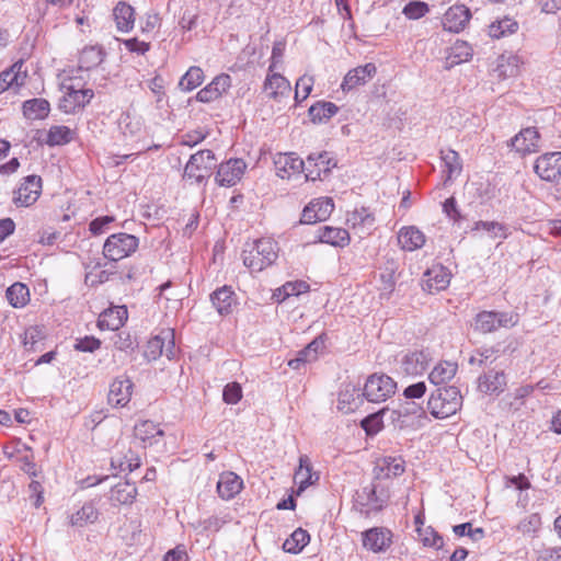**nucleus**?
<instances>
[{"mask_svg": "<svg viewBox=\"0 0 561 561\" xmlns=\"http://www.w3.org/2000/svg\"><path fill=\"white\" fill-rule=\"evenodd\" d=\"M277 256V243L270 238L259 239L251 244H247L242 252L243 264L251 272H261L271 266Z\"/></svg>", "mask_w": 561, "mask_h": 561, "instance_id": "f257e3e1", "label": "nucleus"}, {"mask_svg": "<svg viewBox=\"0 0 561 561\" xmlns=\"http://www.w3.org/2000/svg\"><path fill=\"white\" fill-rule=\"evenodd\" d=\"M462 397L456 387L438 388L427 402V409L436 419L454 415L461 407Z\"/></svg>", "mask_w": 561, "mask_h": 561, "instance_id": "f03ea898", "label": "nucleus"}, {"mask_svg": "<svg viewBox=\"0 0 561 561\" xmlns=\"http://www.w3.org/2000/svg\"><path fill=\"white\" fill-rule=\"evenodd\" d=\"M382 414H389L390 422L398 428H419L426 419L424 409L415 403L405 401L398 409H382Z\"/></svg>", "mask_w": 561, "mask_h": 561, "instance_id": "7ed1b4c3", "label": "nucleus"}, {"mask_svg": "<svg viewBox=\"0 0 561 561\" xmlns=\"http://www.w3.org/2000/svg\"><path fill=\"white\" fill-rule=\"evenodd\" d=\"M138 238L125 232L111 234L104 242L103 254L110 260L117 262L131 255L138 249Z\"/></svg>", "mask_w": 561, "mask_h": 561, "instance_id": "20e7f679", "label": "nucleus"}, {"mask_svg": "<svg viewBox=\"0 0 561 561\" xmlns=\"http://www.w3.org/2000/svg\"><path fill=\"white\" fill-rule=\"evenodd\" d=\"M216 165V159L210 150H201L191 156L184 169V178L203 182L211 173Z\"/></svg>", "mask_w": 561, "mask_h": 561, "instance_id": "39448f33", "label": "nucleus"}, {"mask_svg": "<svg viewBox=\"0 0 561 561\" xmlns=\"http://www.w3.org/2000/svg\"><path fill=\"white\" fill-rule=\"evenodd\" d=\"M397 389L396 381L385 374L369 376L364 386V397L370 402H382L390 398Z\"/></svg>", "mask_w": 561, "mask_h": 561, "instance_id": "423d86ee", "label": "nucleus"}, {"mask_svg": "<svg viewBox=\"0 0 561 561\" xmlns=\"http://www.w3.org/2000/svg\"><path fill=\"white\" fill-rule=\"evenodd\" d=\"M534 172L543 181H559L561 179V151L539 156L535 161Z\"/></svg>", "mask_w": 561, "mask_h": 561, "instance_id": "0eeeda50", "label": "nucleus"}, {"mask_svg": "<svg viewBox=\"0 0 561 561\" xmlns=\"http://www.w3.org/2000/svg\"><path fill=\"white\" fill-rule=\"evenodd\" d=\"M304 162L305 178L310 181L322 180L332 168L336 167V162L333 161L327 151L311 153Z\"/></svg>", "mask_w": 561, "mask_h": 561, "instance_id": "6e6552de", "label": "nucleus"}, {"mask_svg": "<svg viewBox=\"0 0 561 561\" xmlns=\"http://www.w3.org/2000/svg\"><path fill=\"white\" fill-rule=\"evenodd\" d=\"M471 19L469 8L463 4L450 7L442 18L443 28L450 33H460L466 28Z\"/></svg>", "mask_w": 561, "mask_h": 561, "instance_id": "1a4fd4ad", "label": "nucleus"}, {"mask_svg": "<svg viewBox=\"0 0 561 561\" xmlns=\"http://www.w3.org/2000/svg\"><path fill=\"white\" fill-rule=\"evenodd\" d=\"M523 65L524 60L519 55L505 51L496 58L493 72L500 80L515 78L520 73Z\"/></svg>", "mask_w": 561, "mask_h": 561, "instance_id": "9d476101", "label": "nucleus"}, {"mask_svg": "<svg viewBox=\"0 0 561 561\" xmlns=\"http://www.w3.org/2000/svg\"><path fill=\"white\" fill-rule=\"evenodd\" d=\"M247 164L242 159H230L219 164L216 181L220 186H233L242 178Z\"/></svg>", "mask_w": 561, "mask_h": 561, "instance_id": "9b49d317", "label": "nucleus"}, {"mask_svg": "<svg viewBox=\"0 0 561 561\" xmlns=\"http://www.w3.org/2000/svg\"><path fill=\"white\" fill-rule=\"evenodd\" d=\"M290 90V83L284 76L275 70L267 72L263 84V92L267 99L282 102L289 96Z\"/></svg>", "mask_w": 561, "mask_h": 561, "instance_id": "f8f14e48", "label": "nucleus"}, {"mask_svg": "<svg viewBox=\"0 0 561 561\" xmlns=\"http://www.w3.org/2000/svg\"><path fill=\"white\" fill-rule=\"evenodd\" d=\"M450 282V273L440 264L433 265L423 274V289L430 294H435L448 287Z\"/></svg>", "mask_w": 561, "mask_h": 561, "instance_id": "ddd939ff", "label": "nucleus"}, {"mask_svg": "<svg viewBox=\"0 0 561 561\" xmlns=\"http://www.w3.org/2000/svg\"><path fill=\"white\" fill-rule=\"evenodd\" d=\"M334 209L333 201L329 197H321L310 202L304 209L300 221L302 224H314L330 217Z\"/></svg>", "mask_w": 561, "mask_h": 561, "instance_id": "4468645a", "label": "nucleus"}, {"mask_svg": "<svg viewBox=\"0 0 561 561\" xmlns=\"http://www.w3.org/2000/svg\"><path fill=\"white\" fill-rule=\"evenodd\" d=\"M41 192L42 179L37 175H28L15 192L14 203L19 206H30L37 201Z\"/></svg>", "mask_w": 561, "mask_h": 561, "instance_id": "2eb2a0df", "label": "nucleus"}, {"mask_svg": "<svg viewBox=\"0 0 561 561\" xmlns=\"http://www.w3.org/2000/svg\"><path fill=\"white\" fill-rule=\"evenodd\" d=\"M346 224L360 239L369 236L374 230L375 217L365 207L356 208L347 215Z\"/></svg>", "mask_w": 561, "mask_h": 561, "instance_id": "dca6fc26", "label": "nucleus"}, {"mask_svg": "<svg viewBox=\"0 0 561 561\" xmlns=\"http://www.w3.org/2000/svg\"><path fill=\"white\" fill-rule=\"evenodd\" d=\"M134 383L128 377H118L110 385L108 403L115 408H124L131 398Z\"/></svg>", "mask_w": 561, "mask_h": 561, "instance_id": "f3484780", "label": "nucleus"}, {"mask_svg": "<svg viewBox=\"0 0 561 561\" xmlns=\"http://www.w3.org/2000/svg\"><path fill=\"white\" fill-rule=\"evenodd\" d=\"M513 325V316L497 313L493 311L480 312L474 321V329L481 333H490L501 327Z\"/></svg>", "mask_w": 561, "mask_h": 561, "instance_id": "a211bd4d", "label": "nucleus"}, {"mask_svg": "<svg viewBox=\"0 0 561 561\" xmlns=\"http://www.w3.org/2000/svg\"><path fill=\"white\" fill-rule=\"evenodd\" d=\"M470 232L476 238H482L485 234L491 240H505L510 236L508 227L495 220H478L471 227Z\"/></svg>", "mask_w": 561, "mask_h": 561, "instance_id": "6ab92c4d", "label": "nucleus"}, {"mask_svg": "<svg viewBox=\"0 0 561 561\" xmlns=\"http://www.w3.org/2000/svg\"><path fill=\"white\" fill-rule=\"evenodd\" d=\"M93 98L91 89H75L69 87L66 94L60 101L59 107L65 113H75L76 111L84 107Z\"/></svg>", "mask_w": 561, "mask_h": 561, "instance_id": "aec40b11", "label": "nucleus"}, {"mask_svg": "<svg viewBox=\"0 0 561 561\" xmlns=\"http://www.w3.org/2000/svg\"><path fill=\"white\" fill-rule=\"evenodd\" d=\"M377 72L375 64L368 62L350 70L341 84L343 91H351L359 85L367 83Z\"/></svg>", "mask_w": 561, "mask_h": 561, "instance_id": "412c9836", "label": "nucleus"}, {"mask_svg": "<svg viewBox=\"0 0 561 561\" xmlns=\"http://www.w3.org/2000/svg\"><path fill=\"white\" fill-rule=\"evenodd\" d=\"M540 135L534 127L520 130L511 141V146L520 154L537 152L540 148Z\"/></svg>", "mask_w": 561, "mask_h": 561, "instance_id": "4be33fe9", "label": "nucleus"}, {"mask_svg": "<svg viewBox=\"0 0 561 561\" xmlns=\"http://www.w3.org/2000/svg\"><path fill=\"white\" fill-rule=\"evenodd\" d=\"M276 174L280 179L290 180L305 172V162L295 153L279 154L275 160Z\"/></svg>", "mask_w": 561, "mask_h": 561, "instance_id": "5701e85b", "label": "nucleus"}, {"mask_svg": "<svg viewBox=\"0 0 561 561\" xmlns=\"http://www.w3.org/2000/svg\"><path fill=\"white\" fill-rule=\"evenodd\" d=\"M392 541V534L383 527H375L363 534V545L373 552L388 549Z\"/></svg>", "mask_w": 561, "mask_h": 561, "instance_id": "b1692460", "label": "nucleus"}, {"mask_svg": "<svg viewBox=\"0 0 561 561\" xmlns=\"http://www.w3.org/2000/svg\"><path fill=\"white\" fill-rule=\"evenodd\" d=\"M364 391L354 385L346 383L343 386L337 398L339 411L347 414L357 410L364 402Z\"/></svg>", "mask_w": 561, "mask_h": 561, "instance_id": "393cba45", "label": "nucleus"}, {"mask_svg": "<svg viewBox=\"0 0 561 561\" xmlns=\"http://www.w3.org/2000/svg\"><path fill=\"white\" fill-rule=\"evenodd\" d=\"M319 480V474L312 471V466L307 455L299 457V467L295 471L294 482L298 486L297 495H300L308 486L314 484Z\"/></svg>", "mask_w": 561, "mask_h": 561, "instance_id": "a878e982", "label": "nucleus"}, {"mask_svg": "<svg viewBox=\"0 0 561 561\" xmlns=\"http://www.w3.org/2000/svg\"><path fill=\"white\" fill-rule=\"evenodd\" d=\"M231 87V77L221 73L214 78V80L197 93L199 102H211L220 98Z\"/></svg>", "mask_w": 561, "mask_h": 561, "instance_id": "bb28decb", "label": "nucleus"}, {"mask_svg": "<svg viewBox=\"0 0 561 561\" xmlns=\"http://www.w3.org/2000/svg\"><path fill=\"white\" fill-rule=\"evenodd\" d=\"M405 470V461L401 457H382L377 460L375 474L377 479H389L401 476Z\"/></svg>", "mask_w": 561, "mask_h": 561, "instance_id": "cd10ccee", "label": "nucleus"}, {"mask_svg": "<svg viewBox=\"0 0 561 561\" xmlns=\"http://www.w3.org/2000/svg\"><path fill=\"white\" fill-rule=\"evenodd\" d=\"M128 313L125 306H116L103 311L98 320L101 330L116 331L122 328L127 320Z\"/></svg>", "mask_w": 561, "mask_h": 561, "instance_id": "c85d7f7f", "label": "nucleus"}, {"mask_svg": "<svg viewBox=\"0 0 561 561\" xmlns=\"http://www.w3.org/2000/svg\"><path fill=\"white\" fill-rule=\"evenodd\" d=\"M473 49L471 45L465 41L457 39L447 50L445 57V68L451 69L453 67L467 62L472 58Z\"/></svg>", "mask_w": 561, "mask_h": 561, "instance_id": "c756f323", "label": "nucleus"}, {"mask_svg": "<svg viewBox=\"0 0 561 561\" xmlns=\"http://www.w3.org/2000/svg\"><path fill=\"white\" fill-rule=\"evenodd\" d=\"M243 488L242 479L232 471L222 472L217 482V492L224 500L234 497Z\"/></svg>", "mask_w": 561, "mask_h": 561, "instance_id": "7c9ffc66", "label": "nucleus"}, {"mask_svg": "<svg viewBox=\"0 0 561 561\" xmlns=\"http://www.w3.org/2000/svg\"><path fill=\"white\" fill-rule=\"evenodd\" d=\"M213 306L219 314L226 316L232 312V308L237 304V297L231 287L222 286L210 295Z\"/></svg>", "mask_w": 561, "mask_h": 561, "instance_id": "2f4dec72", "label": "nucleus"}, {"mask_svg": "<svg viewBox=\"0 0 561 561\" xmlns=\"http://www.w3.org/2000/svg\"><path fill=\"white\" fill-rule=\"evenodd\" d=\"M324 348V340L322 336L314 339L302 351L297 354V357L288 362V366L293 369H299L301 365L314 362L319 353Z\"/></svg>", "mask_w": 561, "mask_h": 561, "instance_id": "473e14b6", "label": "nucleus"}, {"mask_svg": "<svg viewBox=\"0 0 561 561\" xmlns=\"http://www.w3.org/2000/svg\"><path fill=\"white\" fill-rule=\"evenodd\" d=\"M22 61L15 62L10 69L0 73V94L9 88H19L24 85L26 71L23 70Z\"/></svg>", "mask_w": 561, "mask_h": 561, "instance_id": "72a5a7b5", "label": "nucleus"}, {"mask_svg": "<svg viewBox=\"0 0 561 561\" xmlns=\"http://www.w3.org/2000/svg\"><path fill=\"white\" fill-rule=\"evenodd\" d=\"M398 242L405 251H414L425 243L424 233L414 226L403 227L398 233Z\"/></svg>", "mask_w": 561, "mask_h": 561, "instance_id": "f704fd0d", "label": "nucleus"}, {"mask_svg": "<svg viewBox=\"0 0 561 561\" xmlns=\"http://www.w3.org/2000/svg\"><path fill=\"white\" fill-rule=\"evenodd\" d=\"M113 16L118 31L127 33L135 24V10L125 1H119L113 9Z\"/></svg>", "mask_w": 561, "mask_h": 561, "instance_id": "c9c22d12", "label": "nucleus"}, {"mask_svg": "<svg viewBox=\"0 0 561 561\" xmlns=\"http://www.w3.org/2000/svg\"><path fill=\"white\" fill-rule=\"evenodd\" d=\"M506 377L501 370H490L479 378V390L486 394L503 391Z\"/></svg>", "mask_w": 561, "mask_h": 561, "instance_id": "e433bc0d", "label": "nucleus"}, {"mask_svg": "<svg viewBox=\"0 0 561 561\" xmlns=\"http://www.w3.org/2000/svg\"><path fill=\"white\" fill-rule=\"evenodd\" d=\"M443 173L445 181H450L457 178L462 170V162L457 151L453 149L442 150Z\"/></svg>", "mask_w": 561, "mask_h": 561, "instance_id": "4c0bfd02", "label": "nucleus"}, {"mask_svg": "<svg viewBox=\"0 0 561 561\" xmlns=\"http://www.w3.org/2000/svg\"><path fill=\"white\" fill-rule=\"evenodd\" d=\"M163 434V431L150 420L141 421L134 427L135 437L140 439L144 444L152 445L157 442L156 437H161Z\"/></svg>", "mask_w": 561, "mask_h": 561, "instance_id": "58836bf2", "label": "nucleus"}, {"mask_svg": "<svg viewBox=\"0 0 561 561\" xmlns=\"http://www.w3.org/2000/svg\"><path fill=\"white\" fill-rule=\"evenodd\" d=\"M22 110L27 119H44L50 112V104L45 99H31L23 103Z\"/></svg>", "mask_w": 561, "mask_h": 561, "instance_id": "ea45409f", "label": "nucleus"}, {"mask_svg": "<svg viewBox=\"0 0 561 561\" xmlns=\"http://www.w3.org/2000/svg\"><path fill=\"white\" fill-rule=\"evenodd\" d=\"M320 241L335 247H344L350 241V233L343 228L325 226L320 228Z\"/></svg>", "mask_w": 561, "mask_h": 561, "instance_id": "a19ab883", "label": "nucleus"}, {"mask_svg": "<svg viewBox=\"0 0 561 561\" xmlns=\"http://www.w3.org/2000/svg\"><path fill=\"white\" fill-rule=\"evenodd\" d=\"M517 30L518 23L510 16H504L503 19L493 21L489 25V35L492 38L500 39L502 37L516 33Z\"/></svg>", "mask_w": 561, "mask_h": 561, "instance_id": "79ce46f5", "label": "nucleus"}, {"mask_svg": "<svg viewBox=\"0 0 561 561\" xmlns=\"http://www.w3.org/2000/svg\"><path fill=\"white\" fill-rule=\"evenodd\" d=\"M75 130L68 126L54 125L47 131L46 144L50 147L69 144L75 138Z\"/></svg>", "mask_w": 561, "mask_h": 561, "instance_id": "37998d69", "label": "nucleus"}, {"mask_svg": "<svg viewBox=\"0 0 561 561\" xmlns=\"http://www.w3.org/2000/svg\"><path fill=\"white\" fill-rule=\"evenodd\" d=\"M5 297L13 308H22L30 301L28 287L23 283L16 282L7 289Z\"/></svg>", "mask_w": 561, "mask_h": 561, "instance_id": "c03bdc74", "label": "nucleus"}, {"mask_svg": "<svg viewBox=\"0 0 561 561\" xmlns=\"http://www.w3.org/2000/svg\"><path fill=\"white\" fill-rule=\"evenodd\" d=\"M457 371V364L451 362L438 363L430 373V380L434 385H442L448 382L454 378Z\"/></svg>", "mask_w": 561, "mask_h": 561, "instance_id": "a18cd8bd", "label": "nucleus"}, {"mask_svg": "<svg viewBox=\"0 0 561 561\" xmlns=\"http://www.w3.org/2000/svg\"><path fill=\"white\" fill-rule=\"evenodd\" d=\"M310 541L307 530L297 528L283 543V549L289 553H299Z\"/></svg>", "mask_w": 561, "mask_h": 561, "instance_id": "49530a36", "label": "nucleus"}, {"mask_svg": "<svg viewBox=\"0 0 561 561\" xmlns=\"http://www.w3.org/2000/svg\"><path fill=\"white\" fill-rule=\"evenodd\" d=\"M396 271L397 263L394 261H388L386 266L379 272L380 286L379 290L381 295L390 294L396 285Z\"/></svg>", "mask_w": 561, "mask_h": 561, "instance_id": "de8ad7c7", "label": "nucleus"}, {"mask_svg": "<svg viewBox=\"0 0 561 561\" xmlns=\"http://www.w3.org/2000/svg\"><path fill=\"white\" fill-rule=\"evenodd\" d=\"M103 61V51L99 47L89 46L82 49L79 56V66L81 69L89 70L99 66Z\"/></svg>", "mask_w": 561, "mask_h": 561, "instance_id": "09e8293b", "label": "nucleus"}, {"mask_svg": "<svg viewBox=\"0 0 561 561\" xmlns=\"http://www.w3.org/2000/svg\"><path fill=\"white\" fill-rule=\"evenodd\" d=\"M98 516L96 508L91 503H87L77 513L71 515L70 523L72 526L84 527L88 524L94 523Z\"/></svg>", "mask_w": 561, "mask_h": 561, "instance_id": "8fccbe9b", "label": "nucleus"}, {"mask_svg": "<svg viewBox=\"0 0 561 561\" xmlns=\"http://www.w3.org/2000/svg\"><path fill=\"white\" fill-rule=\"evenodd\" d=\"M337 106L331 102H318L309 108V116L313 123H321L331 118L337 112Z\"/></svg>", "mask_w": 561, "mask_h": 561, "instance_id": "3c124183", "label": "nucleus"}, {"mask_svg": "<svg viewBox=\"0 0 561 561\" xmlns=\"http://www.w3.org/2000/svg\"><path fill=\"white\" fill-rule=\"evenodd\" d=\"M403 368L407 374L420 375L426 369V356L423 352H414L404 357Z\"/></svg>", "mask_w": 561, "mask_h": 561, "instance_id": "603ef678", "label": "nucleus"}, {"mask_svg": "<svg viewBox=\"0 0 561 561\" xmlns=\"http://www.w3.org/2000/svg\"><path fill=\"white\" fill-rule=\"evenodd\" d=\"M137 489L134 484L128 482L118 483L111 494L112 501L118 504H130L135 500Z\"/></svg>", "mask_w": 561, "mask_h": 561, "instance_id": "864d4df0", "label": "nucleus"}, {"mask_svg": "<svg viewBox=\"0 0 561 561\" xmlns=\"http://www.w3.org/2000/svg\"><path fill=\"white\" fill-rule=\"evenodd\" d=\"M204 72L199 67H191L181 78L179 85L183 91H192L202 84Z\"/></svg>", "mask_w": 561, "mask_h": 561, "instance_id": "5fc2aeb1", "label": "nucleus"}, {"mask_svg": "<svg viewBox=\"0 0 561 561\" xmlns=\"http://www.w3.org/2000/svg\"><path fill=\"white\" fill-rule=\"evenodd\" d=\"M541 517L539 514H530L525 516L517 525V530L525 536L535 537L541 528Z\"/></svg>", "mask_w": 561, "mask_h": 561, "instance_id": "6e6d98bb", "label": "nucleus"}, {"mask_svg": "<svg viewBox=\"0 0 561 561\" xmlns=\"http://www.w3.org/2000/svg\"><path fill=\"white\" fill-rule=\"evenodd\" d=\"M417 535L421 542L425 547H433L436 549H442L444 545V539L440 537L431 526L427 527H419Z\"/></svg>", "mask_w": 561, "mask_h": 561, "instance_id": "4d7b16f0", "label": "nucleus"}, {"mask_svg": "<svg viewBox=\"0 0 561 561\" xmlns=\"http://www.w3.org/2000/svg\"><path fill=\"white\" fill-rule=\"evenodd\" d=\"M119 128L124 135L135 136L141 131V123L139 118L125 113L119 118Z\"/></svg>", "mask_w": 561, "mask_h": 561, "instance_id": "13d9d810", "label": "nucleus"}, {"mask_svg": "<svg viewBox=\"0 0 561 561\" xmlns=\"http://www.w3.org/2000/svg\"><path fill=\"white\" fill-rule=\"evenodd\" d=\"M45 337L44 330L37 325L30 327L24 331L23 345L28 351L35 350V345Z\"/></svg>", "mask_w": 561, "mask_h": 561, "instance_id": "bf43d9fd", "label": "nucleus"}, {"mask_svg": "<svg viewBox=\"0 0 561 561\" xmlns=\"http://www.w3.org/2000/svg\"><path fill=\"white\" fill-rule=\"evenodd\" d=\"M428 11V4L423 1L409 2L402 10L403 14L411 20H417L424 16Z\"/></svg>", "mask_w": 561, "mask_h": 561, "instance_id": "052dcab7", "label": "nucleus"}, {"mask_svg": "<svg viewBox=\"0 0 561 561\" xmlns=\"http://www.w3.org/2000/svg\"><path fill=\"white\" fill-rule=\"evenodd\" d=\"M164 352V331L161 334L150 339L147 344L146 356L150 359L163 355Z\"/></svg>", "mask_w": 561, "mask_h": 561, "instance_id": "680f3d73", "label": "nucleus"}, {"mask_svg": "<svg viewBox=\"0 0 561 561\" xmlns=\"http://www.w3.org/2000/svg\"><path fill=\"white\" fill-rule=\"evenodd\" d=\"M313 87V78L310 76H302L296 82L295 99L297 102L304 101L308 98Z\"/></svg>", "mask_w": 561, "mask_h": 561, "instance_id": "e2e57ef3", "label": "nucleus"}, {"mask_svg": "<svg viewBox=\"0 0 561 561\" xmlns=\"http://www.w3.org/2000/svg\"><path fill=\"white\" fill-rule=\"evenodd\" d=\"M388 416L389 414H382V410L378 413H374L368 415L362 421L363 428L367 432V434H376L380 431L382 426V417Z\"/></svg>", "mask_w": 561, "mask_h": 561, "instance_id": "0e129e2a", "label": "nucleus"}, {"mask_svg": "<svg viewBox=\"0 0 561 561\" xmlns=\"http://www.w3.org/2000/svg\"><path fill=\"white\" fill-rule=\"evenodd\" d=\"M115 221L114 216H101L93 219L89 225V230L93 236H100L107 231L110 225Z\"/></svg>", "mask_w": 561, "mask_h": 561, "instance_id": "69168bd1", "label": "nucleus"}, {"mask_svg": "<svg viewBox=\"0 0 561 561\" xmlns=\"http://www.w3.org/2000/svg\"><path fill=\"white\" fill-rule=\"evenodd\" d=\"M224 401L228 404H236L242 398V389L238 382L228 383L222 392Z\"/></svg>", "mask_w": 561, "mask_h": 561, "instance_id": "338daca9", "label": "nucleus"}, {"mask_svg": "<svg viewBox=\"0 0 561 561\" xmlns=\"http://www.w3.org/2000/svg\"><path fill=\"white\" fill-rule=\"evenodd\" d=\"M536 561H561V547L543 548L539 550Z\"/></svg>", "mask_w": 561, "mask_h": 561, "instance_id": "774afa93", "label": "nucleus"}]
</instances>
